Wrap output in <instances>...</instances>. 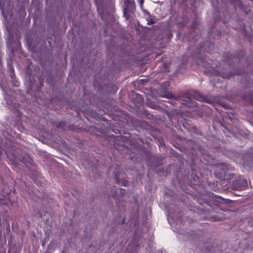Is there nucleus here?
Segmentation results:
<instances>
[{
    "instance_id": "obj_4",
    "label": "nucleus",
    "mask_w": 253,
    "mask_h": 253,
    "mask_svg": "<svg viewBox=\"0 0 253 253\" xmlns=\"http://www.w3.org/2000/svg\"><path fill=\"white\" fill-rule=\"evenodd\" d=\"M132 1H133V0H132Z\"/></svg>"
},
{
    "instance_id": "obj_2",
    "label": "nucleus",
    "mask_w": 253,
    "mask_h": 253,
    "mask_svg": "<svg viewBox=\"0 0 253 253\" xmlns=\"http://www.w3.org/2000/svg\"><path fill=\"white\" fill-rule=\"evenodd\" d=\"M138 1L139 2L140 4L141 5H142V4H143V3L144 2V0H138Z\"/></svg>"
},
{
    "instance_id": "obj_1",
    "label": "nucleus",
    "mask_w": 253,
    "mask_h": 253,
    "mask_svg": "<svg viewBox=\"0 0 253 253\" xmlns=\"http://www.w3.org/2000/svg\"><path fill=\"white\" fill-rule=\"evenodd\" d=\"M242 182L243 183L244 185H246L247 182L246 181H245L244 180H242Z\"/></svg>"
},
{
    "instance_id": "obj_3",
    "label": "nucleus",
    "mask_w": 253,
    "mask_h": 253,
    "mask_svg": "<svg viewBox=\"0 0 253 253\" xmlns=\"http://www.w3.org/2000/svg\"><path fill=\"white\" fill-rule=\"evenodd\" d=\"M154 23V22H153V21H151V20H150V21L148 22V24H152V23Z\"/></svg>"
}]
</instances>
